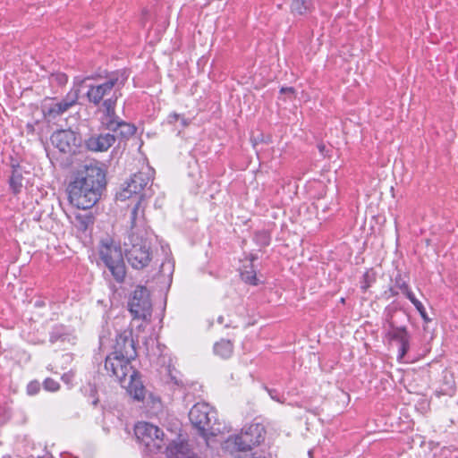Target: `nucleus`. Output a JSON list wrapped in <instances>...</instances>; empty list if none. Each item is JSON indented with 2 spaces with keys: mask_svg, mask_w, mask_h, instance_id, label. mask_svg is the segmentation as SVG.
I'll return each instance as SVG.
<instances>
[{
  "mask_svg": "<svg viewBox=\"0 0 458 458\" xmlns=\"http://www.w3.org/2000/svg\"><path fill=\"white\" fill-rule=\"evenodd\" d=\"M136 356L131 332L123 331L116 335L113 351L105 359V369L126 389L131 397L136 401H143L145 387L139 372L131 364Z\"/></svg>",
  "mask_w": 458,
  "mask_h": 458,
  "instance_id": "obj_1",
  "label": "nucleus"
},
{
  "mask_svg": "<svg viewBox=\"0 0 458 458\" xmlns=\"http://www.w3.org/2000/svg\"><path fill=\"white\" fill-rule=\"evenodd\" d=\"M105 186L106 174L101 165L88 161L76 171L68 185L70 203L77 208L89 209L98 201Z\"/></svg>",
  "mask_w": 458,
  "mask_h": 458,
  "instance_id": "obj_2",
  "label": "nucleus"
},
{
  "mask_svg": "<svg viewBox=\"0 0 458 458\" xmlns=\"http://www.w3.org/2000/svg\"><path fill=\"white\" fill-rule=\"evenodd\" d=\"M129 75V72L125 69L116 70L108 76L107 81L104 83L89 86L86 93L89 101L96 106L103 101L100 110L105 114H114L116 102L121 96L120 90L125 85Z\"/></svg>",
  "mask_w": 458,
  "mask_h": 458,
  "instance_id": "obj_3",
  "label": "nucleus"
},
{
  "mask_svg": "<svg viewBox=\"0 0 458 458\" xmlns=\"http://www.w3.org/2000/svg\"><path fill=\"white\" fill-rule=\"evenodd\" d=\"M189 419L208 445L210 437L229 431V428L217 420L216 411L206 403L194 404L189 412Z\"/></svg>",
  "mask_w": 458,
  "mask_h": 458,
  "instance_id": "obj_4",
  "label": "nucleus"
},
{
  "mask_svg": "<svg viewBox=\"0 0 458 458\" xmlns=\"http://www.w3.org/2000/svg\"><path fill=\"white\" fill-rule=\"evenodd\" d=\"M98 256L114 280L122 283L126 270L120 244L108 235L102 238L98 244Z\"/></svg>",
  "mask_w": 458,
  "mask_h": 458,
  "instance_id": "obj_5",
  "label": "nucleus"
},
{
  "mask_svg": "<svg viewBox=\"0 0 458 458\" xmlns=\"http://www.w3.org/2000/svg\"><path fill=\"white\" fill-rule=\"evenodd\" d=\"M265 438V428L259 423H253L242 428L240 434L230 436L223 443V449L232 454L251 450Z\"/></svg>",
  "mask_w": 458,
  "mask_h": 458,
  "instance_id": "obj_6",
  "label": "nucleus"
},
{
  "mask_svg": "<svg viewBox=\"0 0 458 458\" xmlns=\"http://www.w3.org/2000/svg\"><path fill=\"white\" fill-rule=\"evenodd\" d=\"M129 311L132 316V326L140 321L136 327L139 330L150 322L152 303L149 293L144 286H137L128 302Z\"/></svg>",
  "mask_w": 458,
  "mask_h": 458,
  "instance_id": "obj_7",
  "label": "nucleus"
},
{
  "mask_svg": "<svg viewBox=\"0 0 458 458\" xmlns=\"http://www.w3.org/2000/svg\"><path fill=\"white\" fill-rule=\"evenodd\" d=\"M124 246L127 261L133 268L142 269L151 261L152 253L145 236L128 234Z\"/></svg>",
  "mask_w": 458,
  "mask_h": 458,
  "instance_id": "obj_8",
  "label": "nucleus"
},
{
  "mask_svg": "<svg viewBox=\"0 0 458 458\" xmlns=\"http://www.w3.org/2000/svg\"><path fill=\"white\" fill-rule=\"evenodd\" d=\"M83 83L82 79L76 78L72 89L61 100L55 98H46L41 102L42 114H62L67 112L70 107L77 104L81 87Z\"/></svg>",
  "mask_w": 458,
  "mask_h": 458,
  "instance_id": "obj_9",
  "label": "nucleus"
},
{
  "mask_svg": "<svg viewBox=\"0 0 458 458\" xmlns=\"http://www.w3.org/2000/svg\"><path fill=\"white\" fill-rule=\"evenodd\" d=\"M407 319V315L394 309H386L383 318V330L386 336L398 343L410 338L407 327L403 324Z\"/></svg>",
  "mask_w": 458,
  "mask_h": 458,
  "instance_id": "obj_10",
  "label": "nucleus"
},
{
  "mask_svg": "<svg viewBox=\"0 0 458 458\" xmlns=\"http://www.w3.org/2000/svg\"><path fill=\"white\" fill-rule=\"evenodd\" d=\"M134 433L138 441L151 453L160 451L165 445L163 431L151 423L138 422L135 425Z\"/></svg>",
  "mask_w": 458,
  "mask_h": 458,
  "instance_id": "obj_11",
  "label": "nucleus"
},
{
  "mask_svg": "<svg viewBox=\"0 0 458 458\" xmlns=\"http://www.w3.org/2000/svg\"><path fill=\"white\" fill-rule=\"evenodd\" d=\"M154 175V170L148 166H143L140 171L132 174L129 182L125 183V186L117 193L116 198L119 200H126L132 195H141V191L145 187L152 181Z\"/></svg>",
  "mask_w": 458,
  "mask_h": 458,
  "instance_id": "obj_12",
  "label": "nucleus"
},
{
  "mask_svg": "<svg viewBox=\"0 0 458 458\" xmlns=\"http://www.w3.org/2000/svg\"><path fill=\"white\" fill-rule=\"evenodd\" d=\"M145 199L144 195H140L137 203L131 211L130 222L131 229L129 234L145 235L147 233V223L145 218Z\"/></svg>",
  "mask_w": 458,
  "mask_h": 458,
  "instance_id": "obj_13",
  "label": "nucleus"
},
{
  "mask_svg": "<svg viewBox=\"0 0 458 458\" xmlns=\"http://www.w3.org/2000/svg\"><path fill=\"white\" fill-rule=\"evenodd\" d=\"M53 145L63 153H72L77 147V137L72 130H58L51 136Z\"/></svg>",
  "mask_w": 458,
  "mask_h": 458,
  "instance_id": "obj_14",
  "label": "nucleus"
},
{
  "mask_svg": "<svg viewBox=\"0 0 458 458\" xmlns=\"http://www.w3.org/2000/svg\"><path fill=\"white\" fill-rule=\"evenodd\" d=\"M115 141V136L110 133L93 135L85 144L89 150L95 152L106 151Z\"/></svg>",
  "mask_w": 458,
  "mask_h": 458,
  "instance_id": "obj_15",
  "label": "nucleus"
},
{
  "mask_svg": "<svg viewBox=\"0 0 458 458\" xmlns=\"http://www.w3.org/2000/svg\"><path fill=\"white\" fill-rule=\"evenodd\" d=\"M49 342L52 344H58L62 349H66L68 345L75 344V337L64 326H55L50 333Z\"/></svg>",
  "mask_w": 458,
  "mask_h": 458,
  "instance_id": "obj_16",
  "label": "nucleus"
},
{
  "mask_svg": "<svg viewBox=\"0 0 458 458\" xmlns=\"http://www.w3.org/2000/svg\"><path fill=\"white\" fill-rule=\"evenodd\" d=\"M107 117L110 118L106 123L108 129L122 138L127 139L135 133L136 127L134 124L120 120L119 116Z\"/></svg>",
  "mask_w": 458,
  "mask_h": 458,
  "instance_id": "obj_17",
  "label": "nucleus"
},
{
  "mask_svg": "<svg viewBox=\"0 0 458 458\" xmlns=\"http://www.w3.org/2000/svg\"><path fill=\"white\" fill-rule=\"evenodd\" d=\"M168 458H195L193 451L184 442H172L166 447Z\"/></svg>",
  "mask_w": 458,
  "mask_h": 458,
  "instance_id": "obj_18",
  "label": "nucleus"
},
{
  "mask_svg": "<svg viewBox=\"0 0 458 458\" xmlns=\"http://www.w3.org/2000/svg\"><path fill=\"white\" fill-rule=\"evenodd\" d=\"M161 250L164 255V259L160 265L159 274L160 276L166 280L168 283L172 281V276L174 271V262L170 257V250L167 246H161Z\"/></svg>",
  "mask_w": 458,
  "mask_h": 458,
  "instance_id": "obj_19",
  "label": "nucleus"
},
{
  "mask_svg": "<svg viewBox=\"0 0 458 458\" xmlns=\"http://www.w3.org/2000/svg\"><path fill=\"white\" fill-rule=\"evenodd\" d=\"M312 0H293L291 4V13L296 16H303L311 13L314 10Z\"/></svg>",
  "mask_w": 458,
  "mask_h": 458,
  "instance_id": "obj_20",
  "label": "nucleus"
},
{
  "mask_svg": "<svg viewBox=\"0 0 458 458\" xmlns=\"http://www.w3.org/2000/svg\"><path fill=\"white\" fill-rule=\"evenodd\" d=\"M214 352L223 359H227L233 353V344L229 340H221L215 344Z\"/></svg>",
  "mask_w": 458,
  "mask_h": 458,
  "instance_id": "obj_21",
  "label": "nucleus"
},
{
  "mask_svg": "<svg viewBox=\"0 0 458 458\" xmlns=\"http://www.w3.org/2000/svg\"><path fill=\"white\" fill-rule=\"evenodd\" d=\"M94 223V218L91 215L79 214L75 216L74 225L81 232H86L88 228Z\"/></svg>",
  "mask_w": 458,
  "mask_h": 458,
  "instance_id": "obj_22",
  "label": "nucleus"
},
{
  "mask_svg": "<svg viewBox=\"0 0 458 458\" xmlns=\"http://www.w3.org/2000/svg\"><path fill=\"white\" fill-rule=\"evenodd\" d=\"M10 187L14 194L20 193L23 188V177L21 173L15 169L10 178Z\"/></svg>",
  "mask_w": 458,
  "mask_h": 458,
  "instance_id": "obj_23",
  "label": "nucleus"
},
{
  "mask_svg": "<svg viewBox=\"0 0 458 458\" xmlns=\"http://www.w3.org/2000/svg\"><path fill=\"white\" fill-rule=\"evenodd\" d=\"M408 299L419 311L424 322L428 323L430 321V318H428L423 304L415 297L414 293H409Z\"/></svg>",
  "mask_w": 458,
  "mask_h": 458,
  "instance_id": "obj_24",
  "label": "nucleus"
},
{
  "mask_svg": "<svg viewBox=\"0 0 458 458\" xmlns=\"http://www.w3.org/2000/svg\"><path fill=\"white\" fill-rule=\"evenodd\" d=\"M296 92L295 89L293 87H282L279 90V100H293L295 98Z\"/></svg>",
  "mask_w": 458,
  "mask_h": 458,
  "instance_id": "obj_25",
  "label": "nucleus"
},
{
  "mask_svg": "<svg viewBox=\"0 0 458 458\" xmlns=\"http://www.w3.org/2000/svg\"><path fill=\"white\" fill-rule=\"evenodd\" d=\"M241 276H242V279L250 284H252V285H257L258 284V279H257V276H256V273L254 270H250V271H242L241 273Z\"/></svg>",
  "mask_w": 458,
  "mask_h": 458,
  "instance_id": "obj_26",
  "label": "nucleus"
},
{
  "mask_svg": "<svg viewBox=\"0 0 458 458\" xmlns=\"http://www.w3.org/2000/svg\"><path fill=\"white\" fill-rule=\"evenodd\" d=\"M395 287L400 289L407 298L409 293H413L410 290L406 281L403 280L400 275L395 277Z\"/></svg>",
  "mask_w": 458,
  "mask_h": 458,
  "instance_id": "obj_27",
  "label": "nucleus"
},
{
  "mask_svg": "<svg viewBox=\"0 0 458 458\" xmlns=\"http://www.w3.org/2000/svg\"><path fill=\"white\" fill-rule=\"evenodd\" d=\"M410 350V338H406L403 340V342L399 343V353H398V359H403L408 351Z\"/></svg>",
  "mask_w": 458,
  "mask_h": 458,
  "instance_id": "obj_28",
  "label": "nucleus"
},
{
  "mask_svg": "<svg viewBox=\"0 0 458 458\" xmlns=\"http://www.w3.org/2000/svg\"><path fill=\"white\" fill-rule=\"evenodd\" d=\"M43 386L47 391L50 392H55L59 389L58 382L52 378H47L43 383Z\"/></svg>",
  "mask_w": 458,
  "mask_h": 458,
  "instance_id": "obj_29",
  "label": "nucleus"
},
{
  "mask_svg": "<svg viewBox=\"0 0 458 458\" xmlns=\"http://www.w3.org/2000/svg\"><path fill=\"white\" fill-rule=\"evenodd\" d=\"M27 394L29 395H35L40 390V384L38 381H31L27 385Z\"/></svg>",
  "mask_w": 458,
  "mask_h": 458,
  "instance_id": "obj_30",
  "label": "nucleus"
},
{
  "mask_svg": "<svg viewBox=\"0 0 458 458\" xmlns=\"http://www.w3.org/2000/svg\"><path fill=\"white\" fill-rule=\"evenodd\" d=\"M267 393H268L269 396L271 397V399H273L278 403H284V399H282V396L276 390H275V389H267Z\"/></svg>",
  "mask_w": 458,
  "mask_h": 458,
  "instance_id": "obj_31",
  "label": "nucleus"
},
{
  "mask_svg": "<svg viewBox=\"0 0 458 458\" xmlns=\"http://www.w3.org/2000/svg\"><path fill=\"white\" fill-rule=\"evenodd\" d=\"M54 76H55V79L57 81L58 85H64L68 81V77L64 73H57Z\"/></svg>",
  "mask_w": 458,
  "mask_h": 458,
  "instance_id": "obj_32",
  "label": "nucleus"
},
{
  "mask_svg": "<svg viewBox=\"0 0 458 458\" xmlns=\"http://www.w3.org/2000/svg\"><path fill=\"white\" fill-rule=\"evenodd\" d=\"M170 117H171V120L169 121V123H175L177 122H180L182 125H186L188 123L186 121V119L184 118V116L174 115V116H170Z\"/></svg>",
  "mask_w": 458,
  "mask_h": 458,
  "instance_id": "obj_33",
  "label": "nucleus"
},
{
  "mask_svg": "<svg viewBox=\"0 0 458 458\" xmlns=\"http://www.w3.org/2000/svg\"><path fill=\"white\" fill-rule=\"evenodd\" d=\"M171 380L174 382V385L177 386H183V381L182 378H178L176 376H174L172 373L170 374Z\"/></svg>",
  "mask_w": 458,
  "mask_h": 458,
  "instance_id": "obj_34",
  "label": "nucleus"
},
{
  "mask_svg": "<svg viewBox=\"0 0 458 458\" xmlns=\"http://www.w3.org/2000/svg\"><path fill=\"white\" fill-rule=\"evenodd\" d=\"M72 375L71 374V372L69 373H64L63 376H62V380L67 384V385H70L71 382H72Z\"/></svg>",
  "mask_w": 458,
  "mask_h": 458,
  "instance_id": "obj_35",
  "label": "nucleus"
},
{
  "mask_svg": "<svg viewBox=\"0 0 458 458\" xmlns=\"http://www.w3.org/2000/svg\"><path fill=\"white\" fill-rule=\"evenodd\" d=\"M318 148L319 152H320L323 156H326V155H327V147H326L324 144H319V145L318 146Z\"/></svg>",
  "mask_w": 458,
  "mask_h": 458,
  "instance_id": "obj_36",
  "label": "nucleus"
},
{
  "mask_svg": "<svg viewBox=\"0 0 458 458\" xmlns=\"http://www.w3.org/2000/svg\"><path fill=\"white\" fill-rule=\"evenodd\" d=\"M239 458H241V457H239ZM242 458H267V457L259 455L257 454H251V456H248L247 454H245L244 457H242Z\"/></svg>",
  "mask_w": 458,
  "mask_h": 458,
  "instance_id": "obj_37",
  "label": "nucleus"
},
{
  "mask_svg": "<svg viewBox=\"0 0 458 458\" xmlns=\"http://www.w3.org/2000/svg\"><path fill=\"white\" fill-rule=\"evenodd\" d=\"M38 458H54V456L50 453L46 452L43 455L39 456Z\"/></svg>",
  "mask_w": 458,
  "mask_h": 458,
  "instance_id": "obj_38",
  "label": "nucleus"
},
{
  "mask_svg": "<svg viewBox=\"0 0 458 458\" xmlns=\"http://www.w3.org/2000/svg\"><path fill=\"white\" fill-rule=\"evenodd\" d=\"M390 293H391L392 296H395V295L398 294V293L394 289H393V288L390 289Z\"/></svg>",
  "mask_w": 458,
  "mask_h": 458,
  "instance_id": "obj_39",
  "label": "nucleus"
},
{
  "mask_svg": "<svg viewBox=\"0 0 458 458\" xmlns=\"http://www.w3.org/2000/svg\"><path fill=\"white\" fill-rule=\"evenodd\" d=\"M217 322H218L219 324H223V323H224V318H223L222 316H219V317L217 318Z\"/></svg>",
  "mask_w": 458,
  "mask_h": 458,
  "instance_id": "obj_40",
  "label": "nucleus"
},
{
  "mask_svg": "<svg viewBox=\"0 0 458 458\" xmlns=\"http://www.w3.org/2000/svg\"><path fill=\"white\" fill-rule=\"evenodd\" d=\"M64 357L65 358L66 360H71V355L70 354H65Z\"/></svg>",
  "mask_w": 458,
  "mask_h": 458,
  "instance_id": "obj_41",
  "label": "nucleus"
},
{
  "mask_svg": "<svg viewBox=\"0 0 458 458\" xmlns=\"http://www.w3.org/2000/svg\"><path fill=\"white\" fill-rule=\"evenodd\" d=\"M312 454H313V451H312V450H310V451H309V456H310V458H312Z\"/></svg>",
  "mask_w": 458,
  "mask_h": 458,
  "instance_id": "obj_42",
  "label": "nucleus"
},
{
  "mask_svg": "<svg viewBox=\"0 0 458 458\" xmlns=\"http://www.w3.org/2000/svg\"><path fill=\"white\" fill-rule=\"evenodd\" d=\"M3 458H13V457L9 454H6V455H4Z\"/></svg>",
  "mask_w": 458,
  "mask_h": 458,
  "instance_id": "obj_43",
  "label": "nucleus"
}]
</instances>
